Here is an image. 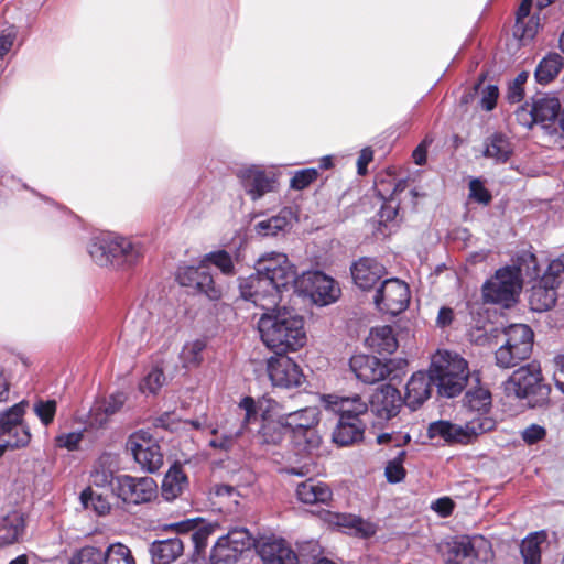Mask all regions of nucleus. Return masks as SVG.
<instances>
[{
  "instance_id": "obj_37",
  "label": "nucleus",
  "mask_w": 564,
  "mask_h": 564,
  "mask_svg": "<svg viewBox=\"0 0 564 564\" xmlns=\"http://www.w3.org/2000/svg\"><path fill=\"white\" fill-rule=\"evenodd\" d=\"M25 521L23 516L13 511L7 514L0 523V545H10L23 535Z\"/></svg>"
},
{
  "instance_id": "obj_8",
  "label": "nucleus",
  "mask_w": 564,
  "mask_h": 564,
  "mask_svg": "<svg viewBox=\"0 0 564 564\" xmlns=\"http://www.w3.org/2000/svg\"><path fill=\"white\" fill-rule=\"evenodd\" d=\"M319 412L315 406L282 414L286 431L292 434L294 444L302 452L312 454L319 448L322 437L316 429L319 423Z\"/></svg>"
},
{
  "instance_id": "obj_15",
  "label": "nucleus",
  "mask_w": 564,
  "mask_h": 564,
  "mask_svg": "<svg viewBox=\"0 0 564 564\" xmlns=\"http://www.w3.org/2000/svg\"><path fill=\"white\" fill-rule=\"evenodd\" d=\"M127 451L131 453L139 466L149 473H154L163 465V454L152 434L140 430L131 434L127 442Z\"/></svg>"
},
{
  "instance_id": "obj_11",
  "label": "nucleus",
  "mask_w": 564,
  "mask_h": 564,
  "mask_svg": "<svg viewBox=\"0 0 564 564\" xmlns=\"http://www.w3.org/2000/svg\"><path fill=\"white\" fill-rule=\"evenodd\" d=\"M256 545V539L246 528H234L214 544L209 564H236L242 554Z\"/></svg>"
},
{
  "instance_id": "obj_64",
  "label": "nucleus",
  "mask_w": 564,
  "mask_h": 564,
  "mask_svg": "<svg viewBox=\"0 0 564 564\" xmlns=\"http://www.w3.org/2000/svg\"><path fill=\"white\" fill-rule=\"evenodd\" d=\"M499 96L498 87L495 85H488L482 91V96L480 99V106L482 109L490 111L497 105V99Z\"/></svg>"
},
{
  "instance_id": "obj_27",
  "label": "nucleus",
  "mask_w": 564,
  "mask_h": 564,
  "mask_svg": "<svg viewBox=\"0 0 564 564\" xmlns=\"http://www.w3.org/2000/svg\"><path fill=\"white\" fill-rule=\"evenodd\" d=\"M184 540L182 538H169L155 540L149 546L152 564H172L184 553Z\"/></svg>"
},
{
  "instance_id": "obj_62",
  "label": "nucleus",
  "mask_w": 564,
  "mask_h": 564,
  "mask_svg": "<svg viewBox=\"0 0 564 564\" xmlns=\"http://www.w3.org/2000/svg\"><path fill=\"white\" fill-rule=\"evenodd\" d=\"M545 435V429L538 424H531L521 432L522 440L529 445L538 443L543 440Z\"/></svg>"
},
{
  "instance_id": "obj_44",
  "label": "nucleus",
  "mask_w": 564,
  "mask_h": 564,
  "mask_svg": "<svg viewBox=\"0 0 564 564\" xmlns=\"http://www.w3.org/2000/svg\"><path fill=\"white\" fill-rule=\"evenodd\" d=\"M563 58L560 54L553 53L544 57L535 69V78L540 84L550 83L561 70Z\"/></svg>"
},
{
  "instance_id": "obj_24",
  "label": "nucleus",
  "mask_w": 564,
  "mask_h": 564,
  "mask_svg": "<svg viewBox=\"0 0 564 564\" xmlns=\"http://www.w3.org/2000/svg\"><path fill=\"white\" fill-rule=\"evenodd\" d=\"M355 284L361 290H370L386 275V268L376 259L364 257L356 261L351 268Z\"/></svg>"
},
{
  "instance_id": "obj_3",
  "label": "nucleus",
  "mask_w": 564,
  "mask_h": 564,
  "mask_svg": "<svg viewBox=\"0 0 564 564\" xmlns=\"http://www.w3.org/2000/svg\"><path fill=\"white\" fill-rule=\"evenodd\" d=\"M522 271L530 279H536L540 274L536 257L527 253L521 258L519 267H503L496 271V274L482 285L485 302L501 304L506 307L516 302L522 286Z\"/></svg>"
},
{
  "instance_id": "obj_22",
  "label": "nucleus",
  "mask_w": 564,
  "mask_h": 564,
  "mask_svg": "<svg viewBox=\"0 0 564 564\" xmlns=\"http://www.w3.org/2000/svg\"><path fill=\"white\" fill-rule=\"evenodd\" d=\"M349 366L356 378L367 384H373L389 377V365H384L375 356L355 355L350 358Z\"/></svg>"
},
{
  "instance_id": "obj_9",
  "label": "nucleus",
  "mask_w": 564,
  "mask_h": 564,
  "mask_svg": "<svg viewBox=\"0 0 564 564\" xmlns=\"http://www.w3.org/2000/svg\"><path fill=\"white\" fill-rule=\"evenodd\" d=\"M505 335L506 343L496 354V364L500 368H512L530 357L533 348V330L524 324L510 325Z\"/></svg>"
},
{
  "instance_id": "obj_49",
  "label": "nucleus",
  "mask_w": 564,
  "mask_h": 564,
  "mask_svg": "<svg viewBox=\"0 0 564 564\" xmlns=\"http://www.w3.org/2000/svg\"><path fill=\"white\" fill-rule=\"evenodd\" d=\"M80 499L86 508L91 507L99 516H105L110 511V505L107 499L90 489L84 490Z\"/></svg>"
},
{
  "instance_id": "obj_20",
  "label": "nucleus",
  "mask_w": 564,
  "mask_h": 564,
  "mask_svg": "<svg viewBox=\"0 0 564 564\" xmlns=\"http://www.w3.org/2000/svg\"><path fill=\"white\" fill-rule=\"evenodd\" d=\"M268 360V375L274 387H300L304 380L301 368L290 357L278 354Z\"/></svg>"
},
{
  "instance_id": "obj_23",
  "label": "nucleus",
  "mask_w": 564,
  "mask_h": 564,
  "mask_svg": "<svg viewBox=\"0 0 564 564\" xmlns=\"http://www.w3.org/2000/svg\"><path fill=\"white\" fill-rule=\"evenodd\" d=\"M253 547L265 564H297L296 553L283 539L256 540Z\"/></svg>"
},
{
  "instance_id": "obj_1",
  "label": "nucleus",
  "mask_w": 564,
  "mask_h": 564,
  "mask_svg": "<svg viewBox=\"0 0 564 564\" xmlns=\"http://www.w3.org/2000/svg\"><path fill=\"white\" fill-rule=\"evenodd\" d=\"M270 312L264 313L258 322L262 343L276 354L303 347L306 343L303 317L285 307Z\"/></svg>"
},
{
  "instance_id": "obj_47",
  "label": "nucleus",
  "mask_w": 564,
  "mask_h": 564,
  "mask_svg": "<svg viewBox=\"0 0 564 564\" xmlns=\"http://www.w3.org/2000/svg\"><path fill=\"white\" fill-rule=\"evenodd\" d=\"M105 554L97 546L86 545L72 555L69 564H105Z\"/></svg>"
},
{
  "instance_id": "obj_48",
  "label": "nucleus",
  "mask_w": 564,
  "mask_h": 564,
  "mask_svg": "<svg viewBox=\"0 0 564 564\" xmlns=\"http://www.w3.org/2000/svg\"><path fill=\"white\" fill-rule=\"evenodd\" d=\"M105 564H135L131 550L122 543L110 544L105 554Z\"/></svg>"
},
{
  "instance_id": "obj_4",
  "label": "nucleus",
  "mask_w": 564,
  "mask_h": 564,
  "mask_svg": "<svg viewBox=\"0 0 564 564\" xmlns=\"http://www.w3.org/2000/svg\"><path fill=\"white\" fill-rule=\"evenodd\" d=\"M278 403L267 397L257 401L251 397H245L237 406V415L242 417L245 430L247 426L261 417V426L257 432L256 442L261 446L280 445L286 433V427L282 414L278 415L275 408Z\"/></svg>"
},
{
  "instance_id": "obj_63",
  "label": "nucleus",
  "mask_w": 564,
  "mask_h": 564,
  "mask_svg": "<svg viewBox=\"0 0 564 564\" xmlns=\"http://www.w3.org/2000/svg\"><path fill=\"white\" fill-rule=\"evenodd\" d=\"M528 78L527 73L522 72L520 73L516 79L513 80L512 85L509 87L508 90V99L511 102H519L523 98V84L525 83Z\"/></svg>"
},
{
  "instance_id": "obj_21",
  "label": "nucleus",
  "mask_w": 564,
  "mask_h": 564,
  "mask_svg": "<svg viewBox=\"0 0 564 564\" xmlns=\"http://www.w3.org/2000/svg\"><path fill=\"white\" fill-rule=\"evenodd\" d=\"M325 408L339 415V419L349 416V421L358 422L366 421L368 416V402L360 395L339 397V395H325L323 397Z\"/></svg>"
},
{
  "instance_id": "obj_5",
  "label": "nucleus",
  "mask_w": 564,
  "mask_h": 564,
  "mask_svg": "<svg viewBox=\"0 0 564 564\" xmlns=\"http://www.w3.org/2000/svg\"><path fill=\"white\" fill-rule=\"evenodd\" d=\"M88 253L99 267L126 268L138 263L143 250L140 242L108 232L91 238Z\"/></svg>"
},
{
  "instance_id": "obj_10",
  "label": "nucleus",
  "mask_w": 564,
  "mask_h": 564,
  "mask_svg": "<svg viewBox=\"0 0 564 564\" xmlns=\"http://www.w3.org/2000/svg\"><path fill=\"white\" fill-rule=\"evenodd\" d=\"M505 391L519 399L532 397L540 402L549 398L551 389L543 382L540 366L532 362L513 371L505 383Z\"/></svg>"
},
{
  "instance_id": "obj_12",
  "label": "nucleus",
  "mask_w": 564,
  "mask_h": 564,
  "mask_svg": "<svg viewBox=\"0 0 564 564\" xmlns=\"http://www.w3.org/2000/svg\"><path fill=\"white\" fill-rule=\"evenodd\" d=\"M256 270L265 274L281 293L291 286L297 289L300 283L301 275L295 265L281 252L271 251L262 254L257 261Z\"/></svg>"
},
{
  "instance_id": "obj_45",
  "label": "nucleus",
  "mask_w": 564,
  "mask_h": 564,
  "mask_svg": "<svg viewBox=\"0 0 564 564\" xmlns=\"http://www.w3.org/2000/svg\"><path fill=\"white\" fill-rule=\"evenodd\" d=\"M214 532V527L212 524H202V521L198 523L197 528L189 535V540L193 543L194 550L191 555V560L193 562H198L200 558L205 556L206 549L208 545V539Z\"/></svg>"
},
{
  "instance_id": "obj_38",
  "label": "nucleus",
  "mask_w": 564,
  "mask_h": 564,
  "mask_svg": "<svg viewBox=\"0 0 564 564\" xmlns=\"http://www.w3.org/2000/svg\"><path fill=\"white\" fill-rule=\"evenodd\" d=\"M115 468L112 466L111 456L109 454L101 455L95 463L90 474V481L94 486L105 488L110 487L115 494Z\"/></svg>"
},
{
  "instance_id": "obj_61",
  "label": "nucleus",
  "mask_w": 564,
  "mask_h": 564,
  "mask_svg": "<svg viewBox=\"0 0 564 564\" xmlns=\"http://www.w3.org/2000/svg\"><path fill=\"white\" fill-rule=\"evenodd\" d=\"M384 475L390 484H398L405 477V469L400 462L389 460L387 463Z\"/></svg>"
},
{
  "instance_id": "obj_41",
  "label": "nucleus",
  "mask_w": 564,
  "mask_h": 564,
  "mask_svg": "<svg viewBox=\"0 0 564 564\" xmlns=\"http://www.w3.org/2000/svg\"><path fill=\"white\" fill-rule=\"evenodd\" d=\"M544 540L543 532L531 533L522 540L520 552L524 564H541V544Z\"/></svg>"
},
{
  "instance_id": "obj_7",
  "label": "nucleus",
  "mask_w": 564,
  "mask_h": 564,
  "mask_svg": "<svg viewBox=\"0 0 564 564\" xmlns=\"http://www.w3.org/2000/svg\"><path fill=\"white\" fill-rule=\"evenodd\" d=\"M495 427L496 421L492 417L466 419L464 424L440 420L430 423L427 435L430 438L438 437L447 444L467 445Z\"/></svg>"
},
{
  "instance_id": "obj_43",
  "label": "nucleus",
  "mask_w": 564,
  "mask_h": 564,
  "mask_svg": "<svg viewBox=\"0 0 564 564\" xmlns=\"http://www.w3.org/2000/svg\"><path fill=\"white\" fill-rule=\"evenodd\" d=\"M206 339L198 338L184 344L181 352L180 360L184 367H196L204 359V350L206 349Z\"/></svg>"
},
{
  "instance_id": "obj_54",
  "label": "nucleus",
  "mask_w": 564,
  "mask_h": 564,
  "mask_svg": "<svg viewBox=\"0 0 564 564\" xmlns=\"http://www.w3.org/2000/svg\"><path fill=\"white\" fill-rule=\"evenodd\" d=\"M109 415L97 402L93 405L89 413L87 414V420L85 422V430H98L106 425Z\"/></svg>"
},
{
  "instance_id": "obj_28",
  "label": "nucleus",
  "mask_w": 564,
  "mask_h": 564,
  "mask_svg": "<svg viewBox=\"0 0 564 564\" xmlns=\"http://www.w3.org/2000/svg\"><path fill=\"white\" fill-rule=\"evenodd\" d=\"M296 497L306 505L328 503L333 492L325 482L308 478L296 485Z\"/></svg>"
},
{
  "instance_id": "obj_42",
  "label": "nucleus",
  "mask_w": 564,
  "mask_h": 564,
  "mask_svg": "<svg viewBox=\"0 0 564 564\" xmlns=\"http://www.w3.org/2000/svg\"><path fill=\"white\" fill-rule=\"evenodd\" d=\"M338 525L349 529L351 533L360 538H370L376 534L377 525L354 514H341L338 517Z\"/></svg>"
},
{
  "instance_id": "obj_53",
  "label": "nucleus",
  "mask_w": 564,
  "mask_h": 564,
  "mask_svg": "<svg viewBox=\"0 0 564 564\" xmlns=\"http://www.w3.org/2000/svg\"><path fill=\"white\" fill-rule=\"evenodd\" d=\"M541 278L544 279V282L552 283L557 286L561 280L564 279V254L552 260Z\"/></svg>"
},
{
  "instance_id": "obj_40",
  "label": "nucleus",
  "mask_w": 564,
  "mask_h": 564,
  "mask_svg": "<svg viewBox=\"0 0 564 564\" xmlns=\"http://www.w3.org/2000/svg\"><path fill=\"white\" fill-rule=\"evenodd\" d=\"M404 188H405V182L399 181L398 183L394 184L393 191L388 198L384 197L381 188L378 189V194L383 199L381 208L378 213L380 224H387V223L393 221L395 219L398 212H399V205H400L399 200L397 199V195L400 192L404 191Z\"/></svg>"
},
{
  "instance_id": "obj_16",
  "label": "nucleus",
  "mask_w": 564,
  "mask_h": 564,
  "mask_svg": "<svg viewBox=\"0 0 564 564\" xmlns=\"http://www.w3.org/2000/svg\"><path fill=\"white\" fill-rule=\"evenodd\" d=\"M158 485L152 477H134L118 475L115 482V495L128 505L150 502L156 497Z\"/></svg>"
},
{
  "instance_id": "obj_14",
  "label": "nucleus",
  "mask_w": 564,
  "mask_h": 564,
  "mask_svg": "<svg viewBox=\"0 0 564 564\" xmlns=\"http://www.w3.org/2000/svg\"><path fill=\"white\" fill-rule=\"evenodd\" d=\"M242 299L252 302L268 312L273 311L281 301V292L269 278L256 270V273L241 280L239 284Z\"/></svg>"
},
{
  "instance_id": "obj_60",
  "label": "nucleus",
  "mask_w": 564,
  "mask_h": 564,
  "mask_svg": "<svg viewBox=\"0 0 564 564\" xmlns=\"http://www.w3.org/2000/svg\"><path fill=\"white\" fill-rule=\"evenodd\" d=\"M83 440V432H69L56 436L55 442L58 447L74 451L78 447V444Z\"/></svg>"
},
{
  "instance_id": "obj_19",
  "label": "nucleus",
  "mask_w": 564,
  "mask_h": 564,
  "mask_svg": "<svg viewBox=\"0 0 564 564\" xmlns=\"http://www.w3.org/2000/svg\"><path fill=\"white\" fill-rule=\"evenodd\" d=\"M237 176L251 200H258L265 194L274 192L278 185V174L261 165L243 167L239 170Z\"/></svg>"
},
{
  "instance_id": "obj_30",
  "label": "nucleus",
  "mask_w": 564,
  "mask_h": 564,
  "mask_svg": "<svg viewBox=\"0 0 564 564\" xmlns=\"http://www.w3.org/2000/svg\"><path fill=\"white\" fill-rule=\"evenodd\" d=\"M464 408L469 413L468 419L491 417V393L488 389L476 388L465 393Z\"/></svg>"
},
{
  "instance_id": "obj_35",
  "label": "nucleus",
  "mask_w": 564,
  "mask_h": 564,
  "mask_svg": "<svg viewBox=\"0 0 564 564\" xmlns=\"http://www.w3.org/2000/svg\"><path fill=\"white\" fill-rule=\"evenodd\" d=\"M294 219L293 212L290 208H283L278 215L257 223L254 228L260 236H276L279 232L288 230Z\"/></svg>"
},
{
  "instance_id": "obj_36",
  "label": "nucleus",
  "mask_w": 564,
  "mask_h": 564,
  "mask_svg": "<svg viewBox=\"0 0 564 564\" xmlns=\"http://www.w3.org/2000/svg\"><path fill=\"white\" fill-rule=\"evenodd\" d=\"M188 487V478L181 466L173 465L162 481V496L165 500H174Z\"/></svg>"
},
{
  "instance_id": "obj_34",
  "label": "nucleus",
  "mask_w": 564,
  "mask_h": 564,
  "mask_svg": "<svg viewBox=\"0 0 564 564\" xmlns=\"http://www.w3.org/2000/svg\"><path fill=\"white\" fill-rule=\"evenodd\" d=\"M482 155L492 159L495 163H506L513 153L510 139L502 133H494L485 141Z\"/></svg>"
},
{
  "instance_id": "obj_26",
  "label": "nucleus",
  "mask_w": 564,
  "mask_h": 564,
  "mask_svg": "<svg viewBox=\"0 0 564 564\" xmlns=\"http://www.w3.org/2000/svg\"><path fill=\"white\" fill-rule=\"evenodd\" d=\"M403 403L404 399L400 391L391 384H386L376 394L371 409L379 419L389 420L399 413Z\"/></svg>"
},
{
  "instance_id": "obj_50",
  "label": "nucleus",
  "mask_w": 564,
  "mask_h": 564,
  "mask_svg": "<svg viewBox=\"0 0 564 564\" xmlns=\"http://www.w3.org/2000/svg\"><path fill=\"white\" fill-rule=\"evenodd\" d=\"M318 177V170L314 167L303 169L295 171L291 181L290 187L295 191H302L308 187Z\"/></svg>"
},
{
  "instance_id": "obj_52",
  "label": "nucleus",
  "mask_w": 564,
  "mask_h": 564,
  "mask_svg": "<svg viewBox=\"0 0 564 564\" xmlns=\"http://www.w3.org/2000/svg\"><path fill=\"white\" fill-rule=\"evenodd\" d=\"M165 381L164 372L159 368H153L141 381L140 390L145 393L155 394Z\"/></svg>"
},
{
  "instance_id": "obj_6",
  "label": "nucleus",
  "mask_w": 564,
  "mask_h": 564,
  "mask_svg": "<svg viewBox=\"0 0 564 564\" xmlns=\"http://www.w3.org/2000/svg\"><path fill=\"white\" fill-rule=\"evenodd\" d=\"M429 372L438 393L446 398L458 395L469 376L467 361L457 352L448 350H437L433 355Z\"/></svg>"
},
{
  "instance_id": "obj_39",
  "label": "nucleus",
  "mask_w": 564,
  "mask_h": 564,
  "mask_svg": "<svg viewBox=\"0 0 564 564\" xmlns=\"http://www.w3.org/2000/svg\"><path fill=\"white\" fill-rule=\"evenodd\" d=\"M560 102L556 98H540L531 107L530 116L534 123L553 121L560 115Z\"/></svg>"
},
{
  "instance_id": "obj_31",
  "label": "nucleus",
  "mask_w": 564,
  "mask_h": 564,
  "mask_svg": "<svg viewBox=\"0 0 564 564\" xmlns=\"http://www.w3.org/2000/svg\"><path fill=\"white\" fill-rule=\"evenodd\" d=\"M531 286L529 303L533 311L544 312L550 310L556 302V285L544 282L540 275L534 279Z\"/></svg>"
},
{
  "instance_id": "obj_57",
  "label": "nucleus",
  "mask_w": 564,
  "mask_h": 564,
  "mask_svg": "<svg viewBox=\"0 0 564 564\" xmlns=\"http://www.w3.org/2000/svg\"><path fill=\"white\" fill-rule=\"evenodd\" d=\"M126 402V395L123 392H117L108 398L98 401L97 403L100 404L102 410L106 411V413L110 416L117 413L124 404Z\"/></svg>"
},
{
  "instance_id": "obj_25",
  "label": "nucleus",
  "mask_w": 564,
  "mask_h": 564,
  "mask_svg": "<svg viewBox=\"0 0 564 564\" xmlns=\"http://www.w3.org/2000/svg\"><path fill=\"white\" fill-rule=\"evenodd\" d=\"M435 386L430 372H414L405 386L404 404L412 411L420 408L430 397Z\"/></svg>"
},
{
  "instance_id": "obj_46",
  "label": "nucleus",
  "mask_w": 564,
  "mask_h": 564,
  "mask_svg": "<svg viewBox=\"0 0 564 564\" xmlns=\"http://www.w3.org/2000/svg\"><path fill=\"white\" fill-rule=\"evenodd\" d=\"M226 424L229 426L224 427L225 432L223 433L221 437L218 438L219 449L223 451H228L231 447L234 441L245 431L243 420L237 415V410L235 411V414L227 420Z\"/></svg>"
},
{
  "instance_id": "obj_51",
  "label": "nucleus",
  "mask_w": 564,
  "mask_h": 564,
  "mask_svg": "<svg viewBox=\"0 0 564 564\" xmlns=\"http://www.w3.org/2000/svg\"><path fill=\"white\" fill-rule=\"evenodd\" d=\"M56 408L55 400H37L33 405V411L41 423L44 426H48L54 421Z\"/></svg>"
},
{
  "instance_id": "obj_59",
  "label": "nucleus",
  "mask_w": 564,
  "mask_h": 564,
  "mask_svg": "<svg viewBox=\"0 0 564 564\" xmlns=\"http://www.w3.org/2000/svg\"><path fill=\"white\" fill-rule=\"evenodd\" d=\"M411 440L409 433L405 432H391V433H382L377 436V442L379 444H391L395 447H401L406 445Z\"/></svg>"
},
{
  "instance_id": "obj_29",
  "label": "nucleus",
  "mask_w": 564,
  "mask_h": 564,
  "mask_svg": "<svg viewBox=\"0 0 564 564\" xmlns=\"http://www.w3.org/2000/svg\"><path fill=\"white\" fill-rule=\"evenodd\" d=\"M440 550L444 558V564H459L464 558L477 557L474 544L466 535L452 539L445 544H442Z\"/></svg>"
},
{
  "instance_id": "obj_58",
  "label": "nucleus",
  "mask_w": 564,
  "mask_h": 564,
  "mask_svg": "<svg viewBox=\"0 0 564 564\" xmlns=\"http://www.w3.org/2000/svg\"><path fill=\"white\" fill-rule=\"evenodd\" d=\"M17 33L14 25H10L0 31V59H3L11 51L17 39Z\"/></svg>"
},
{
  "instance_id": "obj_33",
  "label": "nucleus",
  "mask_w": 564,
  "mask_h": 564,
  "mask_svg": "<svg viewBox=\"0 0 564 564\" xmlns=\"http://www.w3.org/2000/svg\"><path fill=\"white\" fill-rule=\"evenodd\" d=\"M366 345L379 355H391L398 348V340L393 334V328L390 325H383L371 328Z\"/></svg>"
},
{
  "instance_id": "obj_17",
  "label": "nucleus",
  "mask_w": 564,
  "mask_h": 564,
  "mask_svg": "<svg viewBox=\"0 0 564 564\" xmlns=\"http://www.w3.org/2000/svg\"><path fill=\"white\" fill-rule=\"evenodd\" d=\"M409 302V286L405 282L397 278L382 281L373 296V303L377 308L392 316L403 312L408 307Z\"/></svg>"
},
{
  "instance_id": "obj_56",
  "label": "nucleus",
  "mask_w": 564,
  "mask_h": 564,
  "mask_svg": "<svg viewBox=\"0 0 564 564\" xmlns=\"http://www.w3.org/2000/svg\"><path fill=\"white\" fill-rule=\"evenodd\" d=\"M469 197L475 202L484 205H488L492 198L489 191L478 178H473L469 182Z\"/></svg>"
},
{
  "instance_id": "obj_55",
  "label": "nucleus",
  "mask_w": 564,
  "mask_h": 564,
  "mask_svg": "<svg viewBox=\"0 0 564 564\" xmlns=\"http://www.w3.org/2000/svg\"><path fill=\"white\" fill-rule=\"evenodd\" d=\"M539 18L529 17L525 20H521L520 25L518 21L514 24V34L519 35L521 40H531L538 32Z\"/></svg>"
},
{
  "instance_id": "obj_2",
  "label": "nucleus",
  "mask_w": 564,
  "mask_h": 564,
  "mask_svg": "<svg viewBox=\"0 0 564 564\" xmlns=\"http://www.w3.org/2000/svg\"><path fill=\"white\" fill-rule=\"evenodd\" d=\"M216 267L225 275H234L235 264L232 257L225 250L206 253L197 267H181L176 273L180 285L189 289L191 292L204 294L209 300H218L221 296V288L214 281L208 271L209 267Z\"/></svg>"
},
{
  "instance_id": "obj_18",
  "label": "nucleus",
  "mask_w": 564,
  "mask_h": 564,
  "mask_svg": "<svg viewBox=\"0 0 564 564\" xmlns=\"http://www.w3.org/2000/svg\"><path fill=\"white\" fill-rule=\"evenodd\" d=\"M296 291L307 295L321 306L334 303L340 294L334 279L321 271L304 272L300 278Z\"/></svg>"
},
{
  "instance_id": "obj_32",
  "label": "nucleus",
  "mask_w": 564,
  "mask_h": 564,
  "mask_svg": "<svg viewBox=\"0 0 564 564\" xmlns=\"http://www.w3.org/2000/svg\"><path fill=\"white\" fill-rule=\"evenodd\" d=\"M367 421L352 422L349 416L339 419L333 431L332 438L339 446H349L364 438Z\"/></svg>"
},
{
  "instance_id": "obj_13",
  "label": "nucleus",
  "mask_w": 564,
  "mask_h": 564,
  "mask_svg": "<svg viewBox=\"0 0 564 564\" xmlns=\"http://www.w3.org/2000/svg\"><path fill=\"white\" fill-rule=\"evenodd\" d=\"M28 402L21 401L0 413V444L10 449L25 447L31 442V432L23 416Z\"/></svg>"
}]
</instances>
